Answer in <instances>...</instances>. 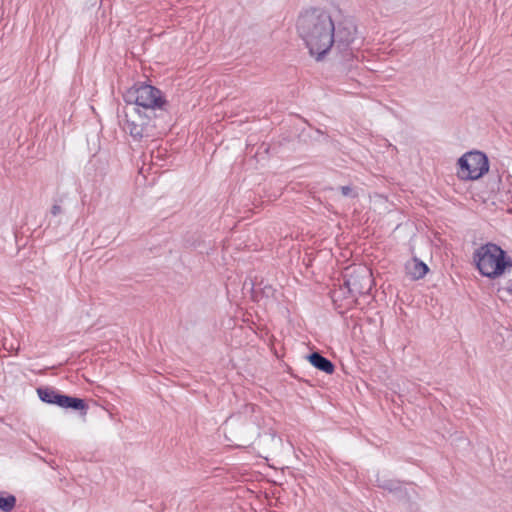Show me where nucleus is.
<instances>
[{"mask_svg": "<svg viewBox=\"0 0 512 512\" xmlns=\"http://www.w3.org/2000/svg\"><path fill=\"white\" fill-rule=\"evenodd\" d=\"M340 190H341V193L343 196H346V197H356L357 196V193L350 186H342L340 188Z\"/></svg>", "mask_w": 512, "mask_h": 512, "instance_id": "15", "label": "nucleus"}, {"mask_svg": "<svg viewBox=\"0 0 512 512\" xmlns=\"http://www.w3.org/2000/svg\"><path fill=\"white\" fill-rule=\"evenodd\" d=\"M60 407L63 408H73L76 410H83L85 409L86 405L84 401L80 398H74L70 396L64 395L62 405Z\"/></svg>", "mask_w": 512, "mask_h": 512, "instance_id": "12", "label": "nucleus"}, {"mask_svg": "<svg viewBox=\"0 0 512 512\" xmlns=\"http://www.w3.org/2000/svg\"><path fill=\"white\" fill-rule=\"evenodd\" d=\"M458 177L462 180H476L489 170L486 155L482 152H468L458 160Z\"/></svg>", "mask_w": 512, "mask_h": 512, "instance_id": "5", "label": "nucleus"}, {"mask_svg": "<svg viewBox=\"0 0 512 512\" xmlns=\"http://www.w3.org/2000/svg\"><path fill=\"white\" fill-rule=\"evenodd\" d=\"M308 360L314 367L327 374H332L334 372L335 367L333 363L318 352L310 354L308 356Z\"/></svg>", "mask_w": 512, "mask_h": 512, "instance_id": "10", "label": "nucleus"}, {"mask_svg": "<svg viewBox=\"0 0 512 512\" xmlns=\"http://www.w3.org/2000/svg\"><path fill=\"white\" fill-rule=\"evenodd\" d=\"M248 430V427L239 419L229 418L225 422V437L232 443H247L257 435L256 428L253 425L250 426L251 431L249 432Z\"/></svg>", "mask_w": 512, "mask_h": 512, "instance_id": "8", "label": "nucleus"}, {"mask_svg": "<svg viewBox=\"0 0 512 512\" xmlns=\"http://www.w3.org/2000/svg\"><path fill=\"white\" fill-rule=\"evenodd\" d=\"M39 398L46 403L62 405L64 395L58 394L49 388H39L37 390Z\"/></svg>", "mask_w": 512, "mask_h": 512, "instance_id": "11", "label": "nucleus"}, {"mask_svg": "<svg viewBox=\"0 0 512 512\" xmlns=\"http://www.w3.org/2000/svg\"><path fill=\"white\" fill-rule=\"evenodd\" d=\"M127 107H142L144 109L154 110L162 108L165 104L162 92L156 87L138 83L130 87L123 95Z\"/></svg>", "mask_w": 512, "mask_h": 512, "instance_id": "3", "label": "nucleus"}, {"mask_svg": "<svg viewBox=\"0 0 512 512\" xmlns=\"http://www.w3.org/2000/svg\"><path fill=\"white\" fill-rule=\"evenodd\" d=\"M124 129L135 139H141L148 136L149 115H141L139 108L130 106L125 110Z\"/></svg>", "mask_w": 512, "mask_h": 512, "instance_id": "7", "label": "nucleus"}, {"mask_svg": "<svg viewBox=\"0 0 512 512\" xmlns=\"http://www.w3.org/2000/svg\"><path fill=\"white\" fill-rule=\"evenodd\" d=\"M428 266L417 258H412L405 264V272L411 280H419L428 272Z\"/></svg>", "mask_w": 512, "mask_h": 512, "instance_id": "9", "label": "nucleus"}, {"mask_svg": "<svg viewBox=\"0 0 512 512\" xmlns=\"http://www.w3.org/2000/svg\"><path fill=\"white\" fill-rule=\"evenodd\" d=\"M62 212V207L59 204H54L51 208V214L54 216L59 215Z\"/></svg>", "mask_w": 512, "mask_h": 512, "instance_id": "17", "label": "nucleus"}, {"mask_svg": "<svg viewBox=\"0 0 512 512\" xmlns=\"http://www.w3.org/2000/svg\"><path fill=\"white\" fill-rule=\"evenodd\" d=\"M16 504V498L13 495L3 496L0 494V509L4 512L13 510Z\"/></svg>", "mask_w": 512, "mask_h": 512, "instance_id": "13", "label": "nucleus"}, {"mask_svg": "<svg viewBox=\"0 0 512 512\" xmlns=\"http://www.w3.org/2000/svg\"><path fill=\"white\" fill-rule=\"evenodd\" d=\"M344 285L353 296L368 294L373 285L371 270L364 265L345 268Z\"/></svg>", "mask_w": 512, "mask_h": 512, "instance_id": "4", "label": "nucleus"}, {"mask_svg": "<svg viewBox=\"0 0 512 512\" xmlns=\"http://www.w3.org/2000/svg\"><path fill=\"white\" fill-rule=\"evenodd\" d=\"M377 483L379 487L389 491H394L397 489V483L392 480H381L378 478Z\"/></svg>", "mask_w": 512, "mask_h": 512, "instance_id": "14", "label": "nucleus"}, {"mask_svg": "<svg viewBox=\"0 0 512 512\" xmlns=\"http://www.w3.org/2000/svg\"><path fill=\"white\" fill-rule=\"evenodd\" d=\"M3 346L6 350H9V351L15 350L16 352H18V350H19V347L14 348L13 344L8 346V344L6 342H4Z\"/></svg>", "mask_w": 512, "mask_h": 512, "instance_id": "18", "label": "nucleus"}, {"mask_svg": "<svg viewBox=\"0 0 512 512\" xmlns=\"http://www.w3.org/2000/svg\"><path fill=\"white\" fill-rule=\"evenodd\" d=\"M276 290L271 285H265L263 287V293L266 297H274Z\"/></svg>", "mask_w": 512, "mask_h": 512, "instance_id": "16", "label": "nucleus"}, {"mask_svg": "<svg viewBox=\"0 0 512 512\" xmlns=\"http://www.w3.org/2000/svg\"><path fill=\"white\" fill-rule=\"evenodd\" d=\"M479 272L488 278L496 279L512 268V259L496 244L487 243L480 246L474 253Z\"/></svg>", "mask_w": 512, "mask_h": 512, "instance_id": "2", "label": "nucleus"}, {"mask_svg": "<svg viewBox=\"0 0 512 512\" xmlns=\"http://www.w3.org/2000/svg\"><path fill=\"white\" fill-rule=\"evenodd\" d=\"M296 31L309 50L320 61L332 49L335 23L329 12L313 8L302 12L296 21Z\"/></svg>", "mask_w": 512, "mask_h": 512, "instance_id": "1", "label": "nucleus"}, {"mask_svg": "<svg viewBox=\"0 0 512 512\" xmlns=\"http://www.w3.org/2000/svg\"><path fill=\"white\" fill-rule=\"evenodd\" d=\"M357 40V27L351 20H343L338 25H335L334 44L335 49L343 55L344 58L348 56L346 53L349 48Z\"/></svg>", "mask_w": 512, "mask_h": 512, "instance_id": "6", "label": "nucleus"}]
</instances>
